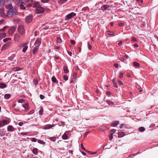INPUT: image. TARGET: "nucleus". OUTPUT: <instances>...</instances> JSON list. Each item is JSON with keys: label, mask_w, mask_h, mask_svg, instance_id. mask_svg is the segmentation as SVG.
I'll use <instances>...</instances> for the list:
<instances>
[{"label": "nucleus", "mask_w": 158, "mask_h": 158, "mask_svg": "<svg viewBox=\"0 0 158 158\" xmlns=\"http://www.w3.org/2000/svg\"><path fill=\"white\" fill-rule=\"evenodd\" d=\"M44 9L41 7H38L35 10V12L37 13H41L44 12Z\"/></svg>", "instance_id": "4"}, {"label": "nucleus", "mask_w": 158, "mask_h": 158, "mask_svg": "<svg viewBox=\"0 0 158 158\" xmlns=\"http://www.w3.org/2000/svg\"><path fill=\"white\" fill-rule=\"evenodd\" d=\"M39 47L38 46H35L34 48L32 51V53L33 54L35 55L36 54L39 49Z\"/></svg>", "instance_id": "13"}, {"label": "nucleus", "mask_w": 158, "mask_h": 158, "mask_svg": "<svg viewBox=\"0 0 158 158\" xmlns=\"http://www.w3.org/2000/svg\"><path fill=\"white\" fill-rule=\"evenodd\" d=\"M31 140L33 142H36L37 140V139L35 138H32L31 139Z\"/></svg>", "instance_id": "48"}, {"label": "nucleus", "mask_w": 158, "mask_h": 158, "mask_svg": "<svg viewBox=\"0 0 158 158\" xmlns=\"http://www.w3.org/2000/svg\"><path fill=\"white\" fill-rule=\"evenodd\" d=\"M109 7V6L108 5H105L101 7V9L103 10H104L107 9Z\"/></svg>", "instance_id": "15"}, {"label": "nucleus", "mask_w": 158, "mask_h": 158, "mask_svg": "<svg viewBox=\"0 0 158 158\" xmlns=\"http://www.w3.org/2000/svg\"><path fill=\"white\" fill-rule=\"evenodd\" d=\"M6 34L5 33L3 32L0 33V38H3L5 37Z\"/></svg>", "instance_id": "29"}, {"label": "nucleus", "mask_w": 158, "mask_h": 158, "mask_svg": "<svg viewBox=\"0 0 158 158\" xmlns=\"http://www.w3.org/2000/svg\"><path fill=\"white\" fill-rule=\"evenodd\" d=\"M54 127V125H51V124H48L46 125L44 127V128L45 129H49L50 128Z\"/></svg>", "instance_id": "17"}, {"label": "nucleus", "mask_w": 158, "mask_h": 158, "mask_svg": "<svg viewBox=\"0 0 158 158\" xmlns=\"http://www.w3.org/2000/svg\"><path fill=\"white\" fill-rule=\"evenodd\" d=\"M6 87L7 85L4 83H0V88L3 89L6 88Z\"/></svg>", "instance_id": "21"}, {"label": "nucleus", "mask_w": 158, "mask_h": 158, "mask_svg": "<svg viewBox=\"0 0 158 158\" xmlns=\"http://www.w3.org/2000/svg\"><path fill=\"white\" fill-rule=\"evenodd\" d=\"M23 107L27 109L28 108V103L27 102H26L25 103L23 104Z\"/></svg>", "instance_id": "28"}, {"label": "nucleus", "mask_w": 158, "mask_h": 158, "mask_svg": "<svg viewBox=\"0 0 158 158\" xmlns=\"http://www.w3.org/2000/svg\"><path fill=\"white\" fill-rule=\"evenodd\" d=\"M88 47L89 49V50H91L92 48V46L90 44L89 42L88 43Z\"/></svg>", "instance_id": "46"}, {"label": "nucleus", "mask_w": 158, "mask_h": 158, "mask_svg": "<svg viewBox=\"0 0 158 158\" xmlns=\"http://www.w3.org/2000/svg\"><path fill=\"white\" fill-rule=\"evenodd\" d=\"M23 4H24V2H22L21 4H20V8L21 9L24 10L25 9V7L23 5Z\"/></svg>", "instance_id": "24"}, {"label": "nucleus", "mask_w": 158, "mask_h": 158, "mask_svg": "<svg viewBox=\"0 0 158 158\" xmlns=\"http://www.w3.org/2000/svg\"><path fill=\"white\" fill-rule=\"evenodd\" d=\"M113 85H114V86L115 88H118V86L117 85V84L116 83L113 81Z\"/></svg>", "instance_id": "52"}, {"label": "nucleus", "mask_w": 158, "mask_h": 158, "mask_svg": "<svg viewBox=\"0 0 158 158\" xmlns=\"http://www.w3.org/2000/svg\"><path fill=\"white\" fill-rule=\"evenodd\" d=\"M133 65L134 66L137 67H139L140 65L137 62H133Z\"/></svg>", "instance_id": "32"}, {"label": "nucleus", "mask_w": 158, "mask_h": 158, "mask_svg": "<svg viewBox=\"0 0 158 158\" xmlns=\"http://www.w3.org/2000/svg\"><path fill=\"white\" fill-rule=\"evenodd\" d=\"M32 4H33V6H32L33 7H40L39 6H40L39 3L38 2H34L32 3Z\"/></svg>", "instance_id": "14"}, {"label": "nucleus", "mask_w": 158, "mask_h": 158, "mask_svg": "<svg viewBox=\"0 0 158 158\" xmlns=\"http://www.w3.org/2000/svg\"><path fill=\"white\" fill-rule=\"evenodd\" d=\"M18 32L21 35H23L25 34V30L23 26L20 25L18 27Z\"/></svg>", "instance_id": "2"}, {"label": "nucleus", "mask_w": 158, "mask_h": 158, "mask_svg": "<svg viewBox=\"0 0 158 158\" xmlns=\"http://www.w3.org/2000/svg\"><path fill=\"white\" fill-rule=\"evenodd\" d=\"M34 84L35 85H36L38 83V81L37 80H34Z\"/></svg>", "instance_id": "55"}, {"label": "nucleus", "mask_w": 158, "mask_h": 158, "mask_svg": "<svg viewBox=\"0 0 158 158\" xmlns=\"http://www.w3.org/2000/svg\"><path fill=\"white\" fill-rule=\"evenodd\" d=\"M23 123L22 122H19L18 123V124L20 126H22L23 125Z\"/></svg>", "instance_id": "59"}, {"label": "nucleus", "mask_w": 158, "mask_h": 158, "mask_svg": "<svg viewBox=\"0 0 158 158\" xmlns=\"http://www.w3.org/2000/svg\"><path fill=\"white\" fill-rule=\"evenodd\" d=\"M125 135V134L123 132H120L118 133V138H121L123 137Z\"/></svg>", "instance_id": "16"}, {"label": "nucleus", "mask_w": 158, "mask_h": 158, "mask_svg": "<svg viewBox=\"0 0 158 158\" xmlns=\"http://www.w3.org/2000/svg\"><path fill=\"white\" fill-rule=\"evenodd\" d=\"M3 127L2 122V120H0V127Z\"/></svg>", "instance_id": "62"}, {"label": "nucleus", "mask_w": 158, "mask_h": 158, "mask_svg": "<svg viewBox=\"0 0 158 158\" xmlns=\"http://www.w3.org/2000/svg\"><path fill=\"white\" fill-rule=\"evenodd\" d=\"M119 123L118 121H115L111 124L112 127H116L117 126Z\"/></svg>", "instance_id": "20"}, {"label": "nucleus", "mask_w": 158, "mask_h": 158, "mask_svg": "<svg viewBox=\"0 0 158 158\" xmlns=\"http://www.w3.org/2000/svg\"><path fill=\"white\" fill-rule=\"evenodd\" d=\"M114 66L117 68H118V64L115 63L114 64Z\"/></svg>", "instance_id": "54"}, {"label": "nucleus", "mask_w": 158, "mask_h": 158, "mask_svg": "<svg viewBox=\"0 0 158 158\" xmlns=\"http://www.w3.org/2000/svg\"><path fill=\"white\" fill-rule=\"evenodd\" d=\"M49 0H41V1L43 3H46L48 2Z\"/></svg>", "instance_id": "50"}, {"label": "nucleus", "mask_w": 158, "mask_h": 158, "mask_svg": "<svg viewBox=\"0 0 158 158\" xmlns=\"http://www.w3.org/2000/svg\"><path fill=\"white\" fill-rule=\"evenodd\" d=\"M109 137L110 140H111L113 138V134H110L109 136Z\"/></svg>", "instance_id": "38"}, {"label": "nucleus", "mask_w": 158, "mask_h": 158, "mask_svg": "<svg viewBox=\"0 0 158 158\" xmlns=\"http://www.w3.org/2000/svg\"><path fill=\"white\" fill-rule=\"evenodd\" d=\"M40 97L41 99H43L44 98V96L42 94H40Z\"/></svg>", "instance_id": "56"}, {"label": "nucleus", "mask_w": 158, "mask_h": 158, "mask_svg": "<svg viewBox=\"0 0 158 158\" xmlns=\"http://www.w3.org/2000/svg\"><path fill=\"white\" fill-rule=\"evenodd\" d=\"M62 41L61 39L59 37H58L57 39V41L58 43H60Z\"/></svg>", "instance_id": "36"}, {"label": "nucleus", "mask_w": 158, "mask_h": 158, "mask_svg": "<svg viewBox=\"0 0 158 158\" xmlns=\"http://www.w3.org/2000/svg\"><path fill=\"white\" fill-rule=\"evenodd\" d=\"M52 81L55 83H58L55 77H52Z\"/></svg>", "instance_id": "25"}, {"label": "nucleus", "mask_w": 158, "mask_h": 158, "mask_svg": "<svg viewBox=\"0 0 158 158\" xmlns=\"http://www.w3.org/2000/svg\"><path fill=\"white\" fill-rule=\"evenodd\" d=\"M122 43H123V42H122V41H120L118 43V44L119 45V46H121V45L122 44Z\"/></svg>", "instance_id": "60"}, {"label": "nucleus", "mask_w": 158, "mask_h": 158, "mask_svg": "<svg viewBox=\"0 0 158 158\" xmlns=\"http://www.w3.org/2000/svg\"><path fill=\"white\" fill-rule=\"evenodd\" d=\"M11 38H6L4 39L3 40V41L4 42H6L8 40H11Z\"/></svg>", "instance_id": "33"}, {"label": "nucleus", "mask_w": 158, "mask_h": 158, "mask_svg": "<svg viewBox=\"0 0 158 158\" xmlns=\"http://www.w3.org/2000/svg\"><path fill=\"white\" fill-rule=\"evenodd\" d=\"M70 43L73 45H75L76 44L75 41L73 40H70Z\"/></svg>", "instance_id": "45"}, {"label": "nucleus", "mask_w": 158, "mask_h": 158, "mask_svg": "<svg viewBox=\"0 0 158 158\" xmlns=\"http://www.w3.org/2000/svg\"><path fill=\"white\" fill-rule=\"evenodd\" d=\"M16 29V28L15 27H12L8 31V34L10 35H12L15 31Z\"/></svg>", "instance_id": "10"}, {"label": "nucleus", "mask_w": 158, "mask_h": 158, "mask_svg": "<svg viewBox=\"0 0 158 158\" xmlns=\"http://www.w3.org/2000/svg\"><path fill=\"white\" fill-rule=\"evenodd\" d=\"M5 4L4 0H0V7H3Z\"/></svg>", "instance_id": "22"}, {"label": "nucleus", "mask_w": 158, "mask_h": 158, "mask_svg": "<svg viewBox=\"0 0 158 158\" xmlns=\"http://www.w3.org/2000/svg\"><path fill=\"white\" fill-rule=\"evenodd\" d=\"M23 52H25L27 50L28 48V46L26 44L24 45L23 46Z\"/></svg>", "instance_id": "18"}, {"label": "nucleus", "mask_w": 158, "mask_h": 158, "mask_svg": "<svg viewBox=\"0 0 158 158\" xmlns=\"http://www.w3.org/2000/svg\"><path fill=\"white\" fill-rule=\"evenodd\" d=\"M11 95L10 94H6L4 96V98L6 99H8L10 97Z\"/></svg>", "instance_id": "27"}, {"label": "nucleus", "mask_w": 158, "mask_h": 158, "mask_svg": "<svg viewBox=\"0 0 158 158\" xmlns=\"http://www.w3.org/2000/svg\"><path fill=\"white\" fill-rule=\"evenodd\" d=\"M120 60L121 61H123V60H124V58L123 57H121L120 58Z\"/></svg>", "instance_id": "64"}, {"label": "nucleus", "mask_w": 158, "mask_h": 158, "mask_svg": "<svg viewBox=\"0 0 158 158\" xmlns=\"http://www.w3.org/2000/svg\"><path fill=\"white\" fill-rule=\"evenodd\" d=\"M89 131H87V132H86L85 133V134H84V137H85L88 134V133H89Z\"/></svg>", "instance_id": "58"}, {"label": "nucleus", "mask_w": 158, "mask_h": 158, "mask_svg": "<svg viewBox=\"0 0 158 158\" xmlns=\"http://www.w3.org/2000/svg\"><path fill=\"white\" fill-rule=\"evenodd\" d=\"M21 39L20 36L18 34H15L14 35V40L15 41H19Z\"/></svg>", "instance_id": "6"}, {"label": "nucleus", "mask_w": 158, "mask_h": 158, "mask_svg": "<svg viewBox=\"0 0 158 158\" xmlns=\"http://www.w3.org/2000/svg\"><path fill=\"white\" fill-rule=\"evenodd\" d=\"M50 139L53 142H54L55 141L56 139L55 137H51L50 138Z\"/></svg>", "instance_id": "43"}, {"label": "nucleus", "mask_w": 158, "mask_h": 158, "mask_svg": "<svg viewBox=\"0 0 158 158\" xmlns=\"http://www.w3.org/2000/svg\"><path fill=\"white\" fill-rule=\"evenodd\" d=\"M43 112V109H40L39 111V114L40 115H42Z\"/></svg>", "instance_id": "51"}, {"label": "nucleus", "mask_w": 158, "mask_h": 158, "mask_svg": "<svg viewBox=\"0 0 158 158\" xmlns=\"http://www.w3.org/2000/svg\"><path fill=\"white\" fill-rule=\"evenodd\" d=\"M67 132H65L62 136V138L63 139L65 140L68 139V136L66 134Z\"/></svg>", "instance_id": "23"}, {"label": "nucleus", "mask_w": 158, "mask_h": 158, "mask_svg": "<svg viewBox=\"0 0 158 158\" xmlns=\"http://www.w3.org/2000/svg\"><path fill=\"white\" fill-rule=\"evenodd\" d=\"M3 131H2L0 132V136H3L5 135L6 132L4 131V130H3Z\"/></svg>", "instance_id": "30"}, {"label": "nucleus", "mask_w": 158, "mask_h": 158, "mask_svg": "<svg viewBox=\"0 0 158 158\" xmlns=\"http://www.w3.org/2000/svg\"><path fill=\"white\" fill-rule=\"evenodd\" d=\"M68 54L70 56H71L72 55V52L69 51H68Z\"/></svg>", "instance_id": "63"}, {"label": "nucleus", "mask_w": 158, "mask_h": 158, "mask_svg": "<svg viewBox=\"0 0 158 158\" xmlns=\"http://www.w3.org/2000/svg\"><path fill=\"white\" fill-rule=\"evenodd\" d=\"M2 124L3 127L5 125L8 124L10 122V120L8 119L7 120H2Z\"/></svg>", "instance_id": "12"}, {"label": "nucleus", "mask_w": 158, "mask_h": 158, "mask_svg": "<svg viewBox=\"0 0 158 158\" xmlns=\"http://www.w3.org/2000/svg\"><path fill=\"white\" fill-rule=\"evenodd\" d=\"M81 148L84 151H86V149L83 146L82 143H81Z\"/></svg>", "instance_id": "44"}, {"label": "nucleus", "mask_w": 158, "mask_h": 158, "mask_svg": "<svg viewBox=\"0 0 158 158\" xmlns=\"http://www.w3.org/2000/svg\"><path fill=\"white\" fill-rule=\"evenodd\" d=\"M110 131L113 132L114 133L116 132V130L115 129H112L110 130Z\"/></svg>", "instance_id": "57"}, {"label": "nucleus", "mask_w": 158, "mask_h": 158, "mask_svg": "<svg viewBox=\"0 0 158 158\" xmlns=\"http://www.w3.org/2000/svg\"><path fill=\"white\" fill-rule=\"evenodd\" d=\"M41 43V39L40 38H38L36 40V41L34 44V46H38L39 47Z\"/></svg>", "instance_id": "5"}, {"label": "nucleus", "mask_w": 158, "mask_h": 158, "mask_svg": "<svg viewBox=\"0 0 158 158\" xmlns=\"http://www.w3.org/2000/svg\"><path fill=\"white\" fill-rule=\"evenodd\" d=\"M63 70L64 73H67L69 72V70L68 69V68L66 66H64Z\"/></svg>", "instance_id": "26"}, {"label": "nucleus", "mask_w": 158, "mask_h": 158, "mask_svg": "<svg viewBox=\"0 0 158 158\" xmlns=\"http://www.w3.org/2000/svg\"><path fill=\"white\" fill-rule=\"evenodd\" d=\"M25 102V101L22 99H19L18 101V102L19 103H23Z\"/></svg>", "instance_id": "41"}, {"label": "nucleus", "mask_w": 158, "mask_h": 158, "mask_svg": "<svg viewBox=\"0 0 158 158\" xmlns=\"http://www.w3.org/2000/svg\"><path fill=\"white\" fill-rule=\"evenodd\" d=\"M118 82L119 85H123V83L121 81H120V80H118Z\"/></svg>", "instance_id": "53"}, {"label": "nucleus", "mask_w": 158, "mask_h": 158, "mask_svg": "<svg viewBox=\"0 0 158 158\" xmlns=\"http://www.w3.org/2000/svg\"><path fill=\"white\" fill-rule=\"evenodd\" d=\"M77 75V73L76 72L74 73L73 75V79H75L76 77V76Z\"/></svg>", "instance_id": "40"}, {"label": "nucleus", "mask_w": 158, "mask_h": 158, "mask_svg": "<svg viewBox=\"0 0 158 158\" xmlns=\"http://www.w3.org/2000/svg\"><path fill=\"white\" fill-rule=\"evenodd\" d=\"M139 130L140 131L143 132L145 130V129L143 127H141L139 128Z\"/></svg>", "instance_id": "31"}, {"label": "nucleus", "mask_w": 158, "mask_h": 158, "mask_svg": "<svg viewBox=\"0 0 158 158\" xmlns=\"http://www.w3.org/2000/svg\"><path fill=\"white\" fill-rule=\"evenodd\" d=\"M123 73L120 72V73H119V77L120 78H123Z\"/></svg>", "instance_id": "37"}, {"label": "nucleus", "mask_w": 158, "mask_h": 158, "mask_svg": "<svg viewBox=\"0 0 158 158\" xmlns=\"http://www.w3.org/2000/svg\"><path fill=\"white\" fill-rule=\"evenodd\" d=\"M76 15V14L74 12H71L67 15L65 17V20H67L68 19L72 18L73 17L75 16Z\"/></svg>", "instance_id": "3"}, {"label": "nucleus", "mask_w": 158, "mask_h": 158, "mask_svg": "<svg viewBox=\"0 0 158 158\" xmlns=\"http://www.w3.org/2000/svg\"><path fill=\"white\" fill-rule=\"evenodd\" d=\"M14 127L12 125H9L7 127V130L8 131L12 132L15 131Z\"/></svg>", "instance_id": "11"}, {"label": "nucleus", "mask_w": 158, "mask_h": 158, "mask_svg": "<svg viewBox=\"0 0 158 158\" xmlns=\"http://www.w3.org/2000/svg\"><path fill=\"white\" fill-rule=\"evenodd\" d=\"M38 142L39 143H40L41 144H45V142H44V141H43V140H39L38 141Z\"/></svg>", "instance_id": "34"}, {"label": "nucleus", "mask_w": 158, "mask_h": 158, "mask_svg": "<svg viewBox=\"0 0 158 158\" xmlns=\"http://www.w3.org/2000/svg\"><path fill=\"white\" fill-rule=\"evenodd\" d=\"M11 42H7L2 47V50H5L9 47L11 45Z\"/></svg>", "instance_id": "9"}, {"label": "nucleus", "mask_w": 158, "mask_h": 158, "mask_svg": "<svg viewBox=\"0 0 158 158\" xmlns=\"http://www.w3.org/2000/svg\"><path fill=\"white\" fill-rule=\"evenodd\" d=\"M8 27L7 26H5L2 29H1L0 30L1 31H4Z\"/></svg>", "instance_id": "35"}, {"label": "nucleus", "mask_w": 158, "mask_h": 158, "mask_svg": "<svg viewBox=\"0 0 158 158\" xmlns=\"http://www.w3.org/2000/svg\"><path fill=\"white\" fill-rule=\"evenodd\" d=\"M60 126H62L63 127H64V122H61V124L59 125Z\"/></svg>", "instance_id": "61"}, {"label": "nucleus", "mask_w": 158, "mask_h": 158, "mask_svg": "<svg viewBox=\"0 0 158 158\" xmlns=\"http://www.w3.org/2000/svg\"><path fill=\"white\" fill-rule=\"evenodd\" d=\"M4 10L3 7H0V14L1 16L2 17H4L7 16V14H6L4 12Z\"/></svg>", "instance_id": "8"}, {"label": "nucleus", "mask_w": 158, "mask_h": 158, "mask_svg": "<svg viewBox=\"0 0 158 158\" xmlns=\"http://www.w3.org/2000/svg\"><path fill=\"white\" fill-rule=\"evenodd\" d=\"M38 149L37 148H35L32 151V153L36 155L38 153Z\"/></svg>", "instance_id": "19"}, {"label": "nucleus", "mask_w": 158, "mask_h": 158, "mask_svg": "<svg viewBox=\"0 0 158 158\" xmlns=\"http://www.w3.org/2000/svg\"><path fill=\"white\" fill-rule=\"evenodd\" d=\"M33 19V17L32 15H29L26 18V21L27 23H30Z\"/></svg>", "instance_id": "7"}, {"label": "nucleus", "mask_w": 158, "mask_h": 158, "mask_svg": "<svg viewBox=\"0 0 158 158\" xmlns=\"http://www.w3.org/2000/svg\"><path fill=\"white\" fill-rule=\"evenodd\" d=\"M6 9H8L7 11V16L11 17L16 15L17 12L16 8L12 6L11 3H9L6 6Z\"/></svg>", "instance_id": "1"}, {"label": "nucleus", "mask_w": 158, "mask_h": 158, "mask_svg": "<svg viewBox=\"0 0 158 158\" xmlns=\"http://www.w3.org/2000/svg\"><path fill=\"white\" fill-rule=\"evenodd\" d=\"M63 78L65 81H67L68 79V77L66 75H64L63 77Z\"/></svg>", "instance_id": "42"}, {"label": "nucleus", "mask_w": 158, "mask_h": 158, "mask_svg": "<svg viewBox=\"0 0 158 158\" xmlns=\"http://www.w3.org/2000/svg\"><path fill=\"white\" fill-rule=\"evenodd\" d=\"M107 33L108 34H109V35H112L114 34V32H110V31H107Z\"/></svg>", "instance_id": "47"}, {"label": "nucleus", "mask_w": 158, "mask_h": 158, "mask_svg": "<svg viewBox=\"0 0 158 158\" xmlns=\"http://www.w3.org/2000/svg\"><path fill=\"white\" fill-rule=\"evenodd\" d=\"M67 0H60L59 1V3L60 4H63L64 2H66Z\"/></svg>", "instance_id": "39"}, {"label": "nucleus", "mask_w": 158, "mask_h": 158, "mask_svg": "<svg viewBox=\"0 0 158 158\" xmlns=\"http://www.w3.org/2000/svg\"><path fill=\"white\" fill-rule=\"evenodd\" d=\"M107 103L109 105H111L113 104V102L110 101H107Z\"/></svg>", "instance_id": "49"}]
</instances>
